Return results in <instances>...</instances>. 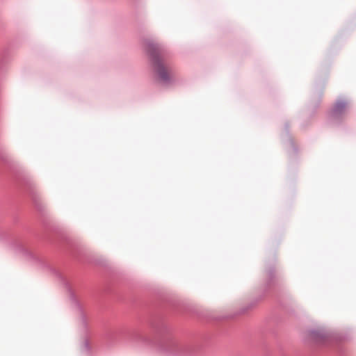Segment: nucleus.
<instances>
[{"instance_id": "f03ea898", "label": "nucleus", "mask_w": 356, "mask_h": 356, "mask_svg": "<svg viewBox=\"0 0 356 356\" xmlns=\"http://www.w3.org/2000/svg\"><path fill=\"white\" fill-rule=\"evenodd\" d=\"M348 108V104L345 101L339 100L337 101L334 105L332 110V115L334 117H337L339 115L344 113Z\"/></svg>"}, {"instance_id": "f257e3e1", "label": "nucleus", "mask_w": 356, "mask_h": 356, "mask_svg": "<svg viewBox=\"0 0 356 356\" xmlns=\"http://www.w3.org/2000/svg\"><path fill=\"white\" fill-rule=\"evenodd\" d=\"M152 58V67L154 73L161 81L170 82L175 77V73L165 63L161 56V49L158 44H150L147 49Z\"/></svg>"}]
</instances>
